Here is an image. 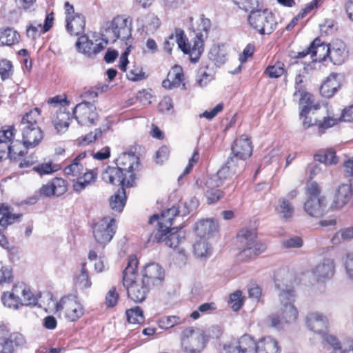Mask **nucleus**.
Returning <instances> with one entry per match:
<instances>
[{
    "label": "nucleus",
    "mask_w": 353,
    "mask_h": 353,
    "mask_svg": "<svg viewBox=\"0 0 353 353\" xmlns=\"http://www.w3.org/2000/svg\"><path fill=\"white\" fill-rule=\"evenodd\" d=\"M137 259L129 257L128 265L123 272V283L128 298L135 303H142L152 288L141 278L137 277Z\"/></svg>",
    "instance_id": "3"
},
{
    "label": "nucleus",
    "mask_w": 353,
    "mask_h": 353,
    "mask_svg": "<svg viewBox=\"0 0 353 353\" xmlns=\"http://www.w3.org/2000/svg\"><path fill=\"white\" fill-rule=\"evenodd\" d=\"M126 316L130 323L141 324L144 321L143 310L139 306L129 309L126 311Z\"/></svg>",
    "instance_id": "48"
},
{
    "label": "nucleus",
    "mask_w": 353,
    "mask_h": 353,
    "mask_svg": "<svg viewBox=\"0 0 353 353\" xmlns=\"http://www.w3.org/2000/svg\"><path fill=\"white\" fill-rule=\"evenodd\" d=\"M114 219L109 216L104 217L93 224L92 234L99 244H107L115 233Z\"/></svg>",
    "instance_id": "11"
},
{
    "label": "nucleus",
    "mask_w": 353,
    "mask_h": 353,
    "mask_svg": "<svg viewBox=\"0 0 353 353\" xmlns=\"http://www.w3.org/2000/svg\"><path fill=\"white\" fill-rule=\"evenodd\" d=\"M239 8L248 12L260 6V0H232Z\"/></svg>",
    "instance_id": "54"
},
{
    "label": "nucleus",
    "mask_w": 353,
    "mask_h": 353,
    "mask_svg": "<svg viewBox=\"0 0 353 353\" xmlns=\"http://www.w3.org/2000/svg\"><path fill=\"white\" fill-rule=\"evenodd\" d=\"M73 114L78 123L81 125L94 124L99 118L96 106L86 101L77 104L73 110Z\"/></svg>",
    "instance_id": "12"
},
{
    "label": "nucleus",
    "mask_w": 353,
    "mask_h": 353,
    "mask_svg": "<svg viewBox=\"0 0 353 353\" xmlns=\"http://www.w3.org/2000/svg\"><path fill=\"white\" fill-rule=\"evenodd\" d=\"M325 342V349L328 353H353V345L347 346L332 334H324L323 335Z\"/></svg>",
    "instance_id": "23"
},
{
    "label": "nucleus",
    "mask_w": 353,
    "mask_h": 353,
    "mask_svg": "<svg viewBox=\"0 0 353 353\" xmlns=\"http://www.w3.org/2000/svg\"><path fill=\"white\" fill-rule=\"evenodd\" d=\"M180 341L185 353H200L205 348L207 339L202 330L189 327L182 331Z\"/></svg>",
    "instance_id": "7"
},
{
    "label": "nucleus",
    "mask_w": 353,
    "mask_h": 353,
    "mask_svg": "<svg viewBox=\"0 0 353 353\" xmlns=\"http://www.w3.org/2000/svg\"><path fill=\"white\" fill-rule=\"evenodd\" d=\"M1 300L5 306L11 309L18 310L22 306L21 297L16 296L12 290L3 292Z\"/></svg>",
    "instance_id": "43"
},
{
    "label": "nucleus",
    "mask_w": 353,
    "mask_h": 353,
    "mask_svg": "<svg viewBox=\"0 0 353 353\" xmlns=\"http://www.w3.org/2000/svg\"><path fill=\"white\" fill-rule=\"evenodd\" d=\"M132 22L123 16H117L105 23L101 37L106 43H114L117 39H128L131 36Z\"/></svg>",
    "instance_id": "6"
},
{
    "label": "nucleus",
    "mask_w": 353,
    "mask_h": 353,
    "mask_svg": "<svg viewBox=\"0 0 353 353\" xmlns=\"http://www.w3.org/2000/svg\"><path fill=\"white\" fill-rule=\"evenodd\" d=\"M66 191L65 181L61 178H55L40 188V194L46 197L59 196Z\"/></svg>",
    "instance_id": "19"
},
{
    "label": "nucleus",
    "mask_w": 353,
    "mask_h": 353,
    "mask_svg": "<svg viewBox=\"0 0 353 353\" xmlns=\"http://www.w3.org/2000/svg\"><path fill=\"white\" fill-rule=\"evenodd\" d=\"M183 74L181 66L175 65L168 72L167 79L163 81L162 85L167 89L179 87L183 81Z\"/></svg>",
    "instance_id": "31"
},
{
    "label": "nucleus",
    "mask_w": 353,
    "mask_h": 353,
    "mask_svg": "<svg viewBox=\"0 0 353 353\" xmlns=\"http://www.w3.org/2000/svg\"><path fill=\"white\" fill-rule=\"evenodd\" d=\"M294 207L285 197H280L274 206V211L279 219L289 221L294 214Z\"/></svg>",
    "instance_id": "27"
},
{
    "label": "nucleus",
    "mask_w": 353,
    "mask_h": 353,
    "mask_svg": "<svg viewBox=\"0 0 353 353\" xmlns=\"http://www.w3.org/2000/svg\"><path fill=\"white\" fill-rule=\"evenodd\" d=\"M60 166L58 164H54L51 161L39 163L34 166L32 170L38 173L40 176L50 174L60 170Z\"/></svg>",
    "instance_id": "47"
},
{
    "label": "nucleus",
    "mask_w": 353,
    "mask_h": 353,
    "mask_svg": "<svg viewBox=\"0 0 353 353\" xmlns=\"http://www.w3.org/2000/svg\"><path fill=\"white\" fill-rule=\"evenodd\" d=\"M40 114V110L34 108L26 113L21 119L20 128L23 127H39L37 123V119Z\"/></svg>",
    "instance_id": "44"
},
{
    "label": "nucleus",
    "mask_w": 353,
    "mask_h": 353,
    "mask_svg": "<svg viewBox=\"0 0 353 353\" xmlns=\"http://www.w3.org/2000/svg\"><path fill=\"white\" fill-rule=\"evenodd\" d=\"M194 252L197 258L205 259L212 254V249L208 243L201 239L194 244Z\"/></svg>",
    "instance_id": "42"
},
{
    "label": "nucleus",
    "mask_w": 353,
    "mask_h": 353,
    "mask_svg": "<svg viewBox=\"0 0 353 353\" xmlns=\"http://www.w3.org/2000/svg\"><path fill=\"white\" fill-rule=\"evenodd\" d=\"M23 145V143L16 141L8 145L9 158L16 160L18 157H23L27 153V150Z\"/></svg>",
    "instance_id": "46"
},
{
    "label": "nucleus",
    "mask_w": 353,
    "mask_h": 353,
    "mask_svg": "<svg viewBox=\"0 0 353 353\" xmlns=\"http://www.w3.org/2000/svg\"><path fill=\"white\" fill-rule=\"evenodd\" d=\"M151 288L162 285L165 272L158 263H152L145 266L141 278Z\"/></svg>",
    "instance_id": "14"
},
{
    "label": "nucleus",
    "mask_w": 353,
    "mask_h": 353,
    "mask_svg": "<svg viewBox=\"0 0 353 353\" xmlns=\"http://www.w3.org/2000/svg\"><path fill=\"white\" fill-rule=\"evenodd\" d=\"M284 63L276 62L274 65H270L265 70L266 74L270 78H278L284 74Z\"/></svg>",
    "instance_id": "52"
},
{
    "label": "nucleus",
    "mask_w": 353,
    "mask_h": 353,
    "mask_svg": "<svg viewBox=\"0 0 353 353\" xmlns=\"http://www.w3.org/2000/svg\"><path fill=\"white\" fill-rule=\"evenodd\" d=\"M298 99L299 105L303 106L300 112V116L303 117V115L309 114L312 109V95L307 92L305 90H301L298 92V95L296 99H294V101H296Z\"/></svg>",
    "instance_id": "39"
},
{
    "label": "nucleus",
    "mask_w": 353,
    "mask_h": 353,
    "mask_svg": "<svg viewBox=\"0 0 353 353\" xmlns=\"http://www.w3.org/2000/svg\"><path fill=\"white\" fill-rule=\"evenodd\" d=\"M325 197H309L304 203L305 211L311 216L320 217L326 211Z\"/></svg>",
    "instance_id": "21"
},
{
    "label": "nucleus",
    "mask_w": 353,
    "mask_h": 353,
    "mask_svg": "<svg viewBox=\"0 0 353 353\" xmlns=\"http://www.w3.org/2000/svg\"><path fill=\"white\" fill-rule=\"evenodd\" d=\"M22 132V141L26 148H33L43 139V132L39 127L20 128Z\"/></svg>",
    "instance_id": "22"
},
{
    "label": "nucleus",
    "mask_w": 353,
    "mask_h": 353,
    "mask_svg": "<svg viewBox=\"0 0 353 353\" xmlns=\"http://www.w3.org/2000/svg\"><path fill=\"white\" fill-rule=\"evenodd\" d=\"M248 17L250 25L261 34H269L276 28L277 22L274 15L268 9H250Z\"/></svg>",
    "instance_id": "8"
},
{
    "label": "nucleus",
    "mask_w": 353,
    "mask_h": 353,
    "mask_svg": "<svg viewBox=\"0 0 353 353\" xmlns=\"http://www.w3.org/2000/svg\"><path fill=\"white\" fill-rule=\"evenodd\" d=\"M125 203V192L123 188L118 190L110 199V206L117 212H121Z\"/></svg>",
    "instance_id": "41"
},
{
    "label": "nucleus",
    "mask_w": 353,
    "mask_h": 353,
    "mask_svg": "<svg viewBox=\"0 0 353 353\" xmlns=\"http://www.w3.org/2000/svg\"><path fill=\"white\" fill-rule=\"evenodd\" d=\"M245 161L232 154L216 175H206L196 180V185L204 192L208 204L215 203L223 196V191L218 188L224 184V180L241 172L245 168Z\"/></svg>",
    "instance_id": "1"
},
{
    "label": "nucleus",
    "mask_w": 353,
    "mask_h": 353,
    "mask_svg": "<svg viewBox=\"0 0 353 353\" xmlns=\"http://www.w3.org/2000/svg\"><path fill=\"white\" fill-rule=\"evenodd\" d=\"M86 152L80 153L72 161V163L64 168V172L68 175L74 176H79L85 170V158Z\"/></svg>",
    "instance_id": "32"
},
{
    "label": "nucleus",
    "mask_w": 353,
    "mask_h": 353,
    "mask_svg": "<svg viewBox=\"0 0 353 353\" xmlns=\"http://www.w3.org/2000/svg\"><path fill=\"white\" fill-rule=\"evenodd\" d=\"M315 159L325 164H336L338 159L336 156L335 151L332 149L327 150L325 152L323 156L316 155Z\"/></svg>",
    "instance_id": "53"
},
{
    "label": "nucleus",
    "mask_w": 353,
    "mask_h": 353,
    "mask_svg": "<svg viewBox=\"0 0 353 353\" xmlns=\"http://www.w3.org/2000/svg\"><path fill=\"white\" fill-rule=\"evenodd\" d=\"M238 239L243 247L241 252L243 257L252 259L266 250L265 244L256 240V234L254 231L241 230L238 234Z\"/></svg>",
    "instance_id": "9"
},
{
    "label": "nucleus",
    "mask_w": 353,
    "mask_h": 353,
    "mask_svg": "<svg viewBox=\"0 0 353 353\" xmlns=\"http://www.w3.org/2000/svg\"><path fill=\"white\" fill-rule=\"evenodd\" d=\"M252 152V145L246 135L243 134L234 141L232 147V154L246 160Z\"/></svg>",
    "instance_id": "24"
},
{
    "label": "nucleus",
    "mask_w": 353,
    "mask_h": 353,
    "mask_svg": "<svg viewBox=\"0 0 353 353\" xmlns=\"http://www.w3.org/2000/svg\"><path fill=\"white\" fill-rule=\"evenodd\" d=\"M303 241L299 236H292L283 242V245L286 248H298L303 245Z\"/></svg>",
    "instance_id": "62"
},
{
    "label": "nucleus",
    "mask_w": 353,
    "mask_h": 353,
    "mask_svg": "<svg viewBox=\"0 0 353 353\" xmlns=\"http://www.w3.org/2000/svg\"><path fill=\"white\" fill-rule=\"evenodd\" d=\"M348 57V50L345 43L340 40L332 41L330 43V60L334 65H341Z\"/></svg>",
    "instance_id": "17"
},
{
    "label": "nucleus",
    "mask_w": 353,
    "mask_h": 353,
    "mask_svg": "<svg viewBox=\"0 0 353 353\" xmlns=\"http://www.w3.org/2000/svg\"><path fill=\"white\" fill-rule=\"evenodd\" d=\"M218 229L217 222L212 219H201L194 226V230L201 239L210 236L216 232Z\"/></svg>",
    "instance_id": "26"
},
{
    "label": "nucleus",
    "mask_w": 353,
    "mask_h": 353,
    "mask_svg": "<svg viewBox=\"0 0 353 353\" xmlns=\"http://www.w3.org/2000/svg\"><path fill=\"white\" fill-rule=\"evenodd\" d=\"M56 310L62 313L64 317L70 322L76 321L84 314L83 307L74 296L63 297L57 303Z\"/></svg>",
    "instance_id": "10"
},
{
    "label": "nucleus",
    "mask_w": 353,
    "mask_h": 353,
    "mask_svg": "<svg viewBox=\"0 0 353 353\" xmlns=\"http://www.w3.org/2000/svg\"><path fill=\"white\" fill-rule=\"evenodd\" d=\"M312 59L315 62H322L330 59V43L325 44L319 38H316L311 43Z\"/></svg>",
    "instance_id": "28"
},
{
    "label": "nucleus",
    "mask_w": 353,
    "mask_h": 353,
    "mask_svg": "<svg viewBox=\"0 0 353 353\" xmlns=\"http://www.w3.org/2000/svg\"><path fill=\"white\" fill-rule=\"evenodd\" d=\"M230 300L232 303V308L234 311H238L243 305L242 292L241 290H236L230 296Z\"/></svg>",
    "instance_id": "58"
},
{
    "label": "nucleus",
    "mask_w": 353,
    "mask_h": 353,
    "mask_svg": "<svg viewBox=\"0 0 353 353\" xmlns=\"http://www.w3.org/2000/svg\"><path fill=\"white\" fill-rule=\"evenodd\" d=\"M179 213L178 208L173 206L164 211L159 217L157 214L152 216L149 220L150 224L158 221L159 228L154 232L149 237V242H164L165 245L169 248H179V252H182L183 249L179 248V245L184 241L183 236L180 232H172L175 228L170 230L173 225V220Z\"/></svg>",
    "instance_id": "2"
},
{
    "label": "nucleus",
    "mask_w": 353,
    "mask_h": 353,
    "mask_svg": "<svg viewBox=\"0 0 353 353\" xmlns=\"http://www.w3.org/2000/svg\"><path fill=\"white\" fill-rule=\"evenodd\" d=\"M227 51L224 45H214L209 52V58L217 64H223L227 60Z\"/></svg>",
    "instance_id": "40"
},
{
    "label": "nucleus",
    "mask_w": 353,
    "mask_h": 353,
    "mask_svg": "<svg viewBox=\"0 0 353 353\" xmlns=\"http://www.w3.org/2000/svg\"><path fill=\"white\" fill-rule=\"evenodd\" d=\"M127 77L131 81H137L145 79V74L141 68L134 66L127 73Z\"/></svg>",
    "instance_id": "60"
},
{
    "label": "nucleus",
    "mask_w": 353,
    "mask_h": 353,
    "mask_svg": "<svg viewBox=\"0 0 353 353\" xmlns=\"http://www.w3.org/2000/svg\"><path fill=\"white\" fill-rule=\"evenodd\" d=\"M0 231L5 230L9 225L14 223V221L19 219L21 214H13L11 211V207L5 203H0Z\"/></svg>",
    "instance_id": "33"
},
{
    "label": "nucleus",
    "mask_w": 353,
    "mask_h": 353,
    "mask_svg": "<svg viewBox=\"0 0 353 353\" xmlns=\"http://www.w3.org/2000/svg\"><path fill=\"white\" fill-rule=\"evenodd\" d=\"M340 121L345 122H352L353 121V104L345 107L342 112Z\"/></svg>",
    "instance_id": "64"
},
{
    "label": "nucleus",
    "mask_w": 353,
    "mask_h": 353,
    "mask_svg": "<svg viewBox=\"0 0 353 353\" xmlns=\"http://www.w3.org/2000/svg\"><path fill=\"white\" fill-rule=\"evenodd\" d=\"M70 112L66 111V108L59 109L57 117L53 121L57 133H64L67 131L70 125Z\"/></svg>",
    "instance_id": "34"
},
{
    "label": "nucleus",
    "mask_w": 353,
    "mask_h": 353,
    "mask_svg": "<svg viewBox=\"0 0 353 353\" xmlns=\"http://www.w3.org/2000/svg\"><path fill=\"white\" fill-rule=\"evenodd\" d=\"M20 36L12 28L0 29V46H12L19 42Z\"/></svg>",
    "instance_id": "38"
},
{
    "label": "nucleus",
    "mask_w": 353,
    "mask_h": 353,
    "mask_svg": "<svg viewBox=\"0 0 353 353\" xmlns=\"http://www.w3.org/2000/svg\"><path fill=\"white\" fill-rule=\"evenodd\" d=\"M54 22V15L53 13H49L46 15L44 24L42 25L41 23L37 21H32V24L39 30V31L41 33H46L50 30V29L52 27Z\"/></svg>",
    "instance_id": "49"
},
{
    "label": "nucleus",
    "mask_w": 353,
    "mask_h": 353,
    "mask_svg": "<svg viewBox=\"0 0 353 353\" xmlns=\"http://www.w3.org/2000/svg\"><path fill=\"white\" fill-rule=\"evenodd\" d=\"M312 272L317 283H325L330 279L335 273L334 259H323L313 268Z\"/></svg>",
    "instance_id": "15"
},
{
    "label": "nucleus",
    "mask_w": 353,
    "mask_h": 353,
    "mask_svg": "<svg viewBox=\"0 0 353 353\" xmlns=\"http://www.w3.org/2000/svg\"><path fill=\"white\" fill-rule=\"evenodd\" d=\"M307 327L316 333H321L329 325L327 317L319 312H312L305 316Z\"/></svg>",
    "instance_id": "18"
},
{
    "label": "nucleus",
    "mask_w": 353,
    "mask_h": 353,
    "mask_svg": "<svg viewBox=\"0 0 353 353\" xmlns=\"http://www.w3.org/2000/svg\"><path fill=\"white\" fill-rule=\"evenodd\" d=\"M97 41L98 40H96V43H94L92 41L89 40L86 35H82L77 41L76 46L79 52L86 54L88 57H92L104 50L108 43L102 39L101 41Z\"/></svg>",
    "instance_id": "16"
},
{
    "label": "nucleus",
    "mask_w": 353,
    "mask_h": 353,
    "mask_svg": "<svg viewBox=\"0 0 353 353\" xmlns=\"http://www.w3.org/2000/svg\"><path fill=\"white\" fill-rule=\"evenodd\" d=\"M352 196V185L347 183L341 184L336 190L331 208L337 210L342 209L350 202Z\"/></svg>",
    "instance_id": "20"
},
{
    "label": "nucleus",
    "mask_w": 353,
    "mask_h": 353,
    "mask_svg": "<svg viewBox=\"0 0 353 353\" xmlns=\"http://www.w3.org/2000/svg\"><path fill=\"white\" fill-rule=\"evenodd\" d=\"M110 126L108 125L105 128H103V130H101V128H97L94 130V132H91L90 133L88 134L86 136L84 137L81 143L86 145L96 141L97 139L101 137L103 132H107Z\"/></svg>",
    "instance_id": "56"
},
{
    "label": "nucleus",
    "mask_w": 353,
    "mask_h": 353,
    "mask_svg": "<svg viewBox=\"0 0 353 353\" xmlns=\"http://www.w3.org/2000/svg\"><path fill=\"white\" fill-rule=\"evenodd\" d=\"M184 323L185 319L179 316H163L158 321L159 327L165 330H168L175 325H181Z\"/></svg>",
    "instance_id": "45"
},
{
    "label": "nucleus",
    "mask_w": 353,
    "mask_h": 353,
    "mask_svg": "<svg viewBox=\"0 0 353 353\" xmlns=\"http://www.w3.org/2000/svg\"><path fill=\"white\" fill-rule=\"evenodd\" d=\"M139 157L134 153H122L117 159V165L126 174H133L138 168Z\"/></svg>",
    "instance_id": "25"
},
{
    "label": "nucleus",
    "mask_w": 353,
    "mask_h": 353,
    "mask_svg": "<svg viewBox=\"0 0 353 353\" xmlns=\"http://www.w3.org/2000/svg\"><path fill=\"white\" fill-rule=\"evenodd\" d=\"M339 121H340V119L333 118V117H330V116L324 117L323 118L322 121L319 119V123H318L319 132L321 134L325 133V130L327 129L333 127Z\"/></svg>",
    "instance_id": "51"
},
{
    "label": "nucleus",
    "mask_w": 353,
    "mask_h": 353,
    "mask_svg": "<svg viewBox=\"0 0 353 353\" xmlns=\"http://www.w3.org/2000/svg\"><path fill=\"white\" fill-rule=\"evenodd\" d=\"M119 294L116 292V288L112 287L105 296V304L108 307H113L117 304Z\"/></svg>",
    "instance_id": "61"
},
{
    "label": "nucleus",
    "mask_w": 353,
    "mask_h": 353,
    "mask_svg": "<svg viewBox=\"0 0 353 353\" xmlns=\"http://www.w3.org/2000/svg\"><path fill=\"white\" fill-rule=\"evenodd\" d=\"M85 17L81 14L66 17V29L71 35L79 36L84 32Z\"/></svg>",
    "instance_id": "30"
},
{
    "label": "nucleus",
    "mask_w": 353,
    "mask_h": 353,
    "mask_svg": "<svg viewBox=\"0 0 353 353\" xmlns=\"http://www.w3.org/2000/svg\"><path fill=\"white\" fill-rule=\"evenodd\" d=\"M208 66H202L198 70L196 81L201 87L206 86L213 79L212 74L208 72Z\"/></svg>",
    "instance_id": "50"
},
{
    "label": "nucleus",
    "mask_w": 353,
    "mask_h": 353,
    "mask_svg": "<svg viewBox=\"0 0 353 353\" xmlns=\"http://www.w3.org/2000/svg\"><path fill=\"white\" fill-rule=\"evenodd\" d=\"M283 322L280 314H272L267 318V323L274 328H281Z\"/></svg>",
    "instance_id": "63"
},
{
    "label": "nucleus",
    "mask_w": 353,
    "mask_h": 353,
    "mask_svg": "<svg viewBox=\"0 0 353 353\" xmlns=\"http://www.w3.org/2000/svg\"><path fill=\"white\" fill-rule=\"evenodd\" d=\"M12 279V270L8 267L0 265V284L10 283Z\"/></svg>",
    "instance_id": "59"
},
{
    "label": "nucleus",
    "mask_w": 353,
    "mask_h": 353,
    "mask_svg": "<svg viewBox=\"0 0 353 353\" xmlns=\"http://www.w3.org/2000/svg\"><path fill=\"white\" fill-rule=\"evenodd\" d=\"M86 263H82L79 272L75 275L74 282L81 289L88 288L92 285Z\"/></svg>",
    "instance_id": "37"
},
{
    "label": "nucleus",
    "mask_w": 353,
    "mask_h": 353,
    "mask_svg": "<svg viewBox=\"0 0 353 353\" xmlns=\"http://www.w3.org/2000/svg\"><path fill=\"white\" fill-rule=\"evenodd\" d=\"M187 41L188 39L184 31L181 29H176L174 32L165 41L163 48L167 52L170 53L173 46L176 43L179 49L184 54L190 55L191 62L196 63L203 51V34H196L192 46Z\"/></svg>",
    "instance_id": "5"
},
{
    "label": "nucleus",
    "mask_w": 353,
    "mask_h": 353,
    "mask_svg": "<svg viewBox=\"0 0 353 353\" xmlns=\"http://www.w3.org/2000/svg\"><path fill=\"white\" fill-rule=\"evenodd\" d=\"M341 76L337 73L330 74L320 88L321 94L325 97H331L341 86Z\"/></svg>",
    "instance_id": "29"
},
{
    "label": "nucleus",
    "mask_w": 353,
    "mask_h": 353,
    "mask_svg": "<svg viewBox=\"0 0 353 353\" xmlns=\"http://www.w3.org/2000/svg\"><path fill=\"white\" fill-rule=\"evenodd\" d=\"M278 342L271 336H266L257 342L256 353H279Z\"/></svg>",
    "instance_id": "35"
},
{
    "label": "nucleus",
    "mask_w": 353,
    "mask_h": 353,
    "mask_svg": "<svg viewBox=\"0 0 353 353\" xmlns=\"http://www.w3.org/2000/svg\"><path fill=\"white\" fill-rule=\"evenodd\" d=\"M12 65L7 59L0 60V76L2 80L8 79L12 74Z\"/></svg>",
    "instance_id": "55"
},
{
    "label": "nucleus",
    "mask_w": 353,
    "mask_h": 353,
    "mask_svg": "<svg viewBox=\"0 0 353 353\" xmlns=\"http://www.w3.org/2000/svg\"><path fill=\"white\" fill-rule=\"evenodd\" d=\"M240 353H256L257 343L248 334L242 336L234 341Z\"/></svg>",
    "instance_id": "36"
},
{
    "label": "nucleus",
    "mask_w": 353,
    "mask_h": 353,
    "mask_svg": "<svg viewBox=\"0 0 353 353\" xmlns=\"http://www.w3.org/2000/svg\"><path fill=\"white\" fill-rule=\"evenodd\" d=\"M24 295L21 297L22 301V306L28 305V306H35L38 302V297L37 295L32 294L30 288L27 286L26 290Z\"/></svg>",
    "instance_id": "57"
},
{
    "label": "nucleus",
    "mask_w": 353,
    "mask_h": 353,
    "mask_svg": "<svg viewBox=\"0 0 353 353\" xmlns=\"http://www.w3.org/2000/svg\"><path fill=\"white\" fill-rule=\"evenodd\" d=\"M102 179L104 181L111 184L121 185L122 188L123 186L130 187L133 185L134 174L127 175L118 166L117 168L108 166L103 172Z\"/></svg>",
    "instance_id": "13"
},
{
    "label": "nucleus",
    "mask_w": 353,
    "mask_h": 353,
    "mask_svg": "<svg viewBox=\"0 0 353 353\" xmlns=\"http://www.w3.org/2000/svg\"><path fill=\"white\" fill-rule=\"evenodd\" d=\"M275 287L278 291L280 301L279 314L283 323H292L296 321L299 312L294 306L295 292L292 282L288 281V275L285 279H275Z\"/></svg>",
    "instance_id": "4"
}]
</instances>
